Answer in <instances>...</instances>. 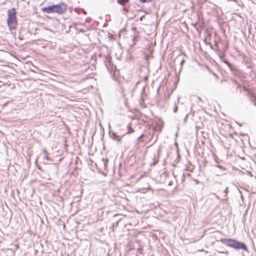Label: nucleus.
I'll use <instances>...</instances> for the list:
<instances>
[{
	"instance_id": "obj_26",
	"label": "nucleus",
	"mask_w": 256,
	"mask_h": 256,
	"mask_svg": "<svg viewBox=\"0 0 256 256\" xmlns=\"http://www.w3.org/2000/svg\"><path fill=\"white\" fill-rule=\"evenodd\" d=\"M240 85L238 84V87H240Z\"/></svg>"
},
{
	"instance_id": "obj_13",
	"label": "nucleus",
	"mask_w": 256,
	"mask_h": 256,
	"mask_svg": "<svg viewBox=\"0 0 256 256\" xmlns=\"http://www.w3.org/2000/svg\"><path fill=\"white\" fill-rule=\"evenodd\" d=\"M144 136V134L141 135L138 138V141L140 142L142 141V138Z\"/></svg>"
},
{
	"instance_id": "obj_16",
	"label": "nucleus",
	"mask_w": 256,
	"mask_h": 256,
	"mask_svg": "<svg viewBox=\"0 0 256 256\" xmlns=\"http://www.w3.org/2000/svg\"><path fill=\"white\" fill-rule=\"evenodd\" d=\"M160 150H161V148L160 146L158 148V154H160Z\"/></svg>"
},
{
	"instance_id": "obj_5",
	"label": "nucleus",
	"mask_w": 256,
	"mask_h": 256,
	"mask_svg": "<svg viewBox=\"0 0 256 256\" xmlns=\"http://www.w3.org/2000/svg\"><path fill=\"white\" fill-rule=\"evenodd\" d=\"M54 5L48 6L47 7H44L42 8V10L43 12H46L47 14L50 13H54Z\"/></svg>"
},
{
	"instance_id": "obj_28",
	"label": "nucleus",
	"mask_w": 256,
	"mask_h": 256,
	"mask_svg": "<svg viewBox=\"0 0 256 256\" xmlns=\"http://www.w3.org/2000/svg\"><path fill=\"white\" fill-rule=\"evenodd\" d=\"M148 1H150V0H148Z\"/></svg>"
},
{
	"instance_id": "obj_14",
	"label": "nucleus",
	"mask_w": 256,
	"mask_h": 256,
	"mask_svg": "<svg viewBox=\"0 0 256 256\" xmlns=\"http://www.w3.org/2000/svg\"><path fill=\"white\" fill-rule=\"evenodd\" d=\"M216 166L218 168H220V169H221L222 171H224L225 170V169L222 168V166Z\"/></svg>"
},
{
	"instance_id": "obj_9",
	"label": "nucleus",
	"mask_w": 256,
	"mask_h": 256,
	"mask_svg": "<svg viewBox=\"0 0 256 256\" xmlns=\"http://www.w3.org/2000/svg\"><path fill=\"white\" fill-rule=\"evenodd\" d=\"M103 164L104 166V168H106V164L108 163V160H107L102 159V160Z\"/></svg>"
},
{
	"instance_id": "obj_25",
	"label": "nucleus",
	"mask_w": 256,
	"mask_h": 256,
	"mask_svg": "<svg viewBox=\"0 0 256 256\" xmlns=\"http://www.w3.org/2000/svg\"><path fill=\"white\" fill-rule=\"evenodd\" d=\"M230 69H231V70H234L232 67H230Z\"/></svg>"
},
{
	"instance_id": "obj_24",
	"label": "nucleus",
	"mask_w": 256,
	"mask_h": 256,
	"mask_svg": "<svg viewBox=\"0 0 256 256\" xmlns=\"http://www.w3.org/2000/svg\"><path fill=\"white\" fill-rule=\"evenodd\" d=\"M157 162H158V161H156V162H154V164H156Z\"/></svg>"
},
{
	"instance_id": "obj_23",
	"label": "nucleus",
	"mask_w": 256,
	"mask_h": 256,
	"mask_svg": "<svg viewBox=\"0 0 256 256\" xmlns=\"http://www.w3.org/2000/svg\"><path fill=\"white\" fill-rule=\"evenodd\" d=\"M184 62V60H182V62H181V64H183V62Z\"/></svg>"
},
{
	"instance_id": "obj_21",
	"label": "nucleus",
	"mask_w": 256,
	"mask_h": 256,
	"mask_svg": "<svg viewBox=\"0 0 256 256\" xmlns=\"http://www.w3.org/2000/svg\"><path fill=\"white\" fill-rule=\"evenodd\" d=\"M222 174V173H218V174H216V175L217 176H218L220 174Z\"/></svg>"
},
{
	"instance_id": "obj_4",
	"label": "nucleus",
	"mask_w": 256,
	"mask_h": 256,
	"mask_svg": "<svg viewBox=\"0 0 256 256\" xmlns=\"http://www.w3.org/2000/svg\"><path fill=\"white\" fill-rule=\"evenodd\" d=\"M242 90H245L247 92L248 95L249 96L250 98L252 100H256V96L254 94V93L252 92L249 89H248L246 87L243 86L240 88V91L242 92Z\"/></svg>"
},
{
	"instance_id": "obj_15",
	"label": "nucleus",
	"mask_w": 256,
	"mask_h": 256,
	"mask_svg": "<svg viewBox=\"0 0 256 256\" xmlns=\"http://www.w3.org/2000/svg\"><path fill=\"white\" fill-rule=\"evenodd\" d=\"M150 56V54H146V56H145V59H146V60H148V58Z\"/></svg>"
},
{
	"instance_id": "obj_3",
	"label": "nucleus",
	"mask_w": 256,
	"mask_h": 256,
	"mask_svg": "<svg viewBox=\"0 0 256 256\" xmlns=\"http://www.w3.org/2000/svg\"><path fill=\"white\" fill-rule=\"evenodd\" d=\"M66 6L64 3H60L54 5V12L58 14H62L66 10Z\"/></svg>"
},
{
	"instance_id": "obj_17",
	"label": "nucleus",
	"mask_w": 256,
	"mask_h": 256,
	"mask_svg": "<svg viewBox=\"0 0 256 256\" xmlns=\"http://www.w3.org/2000/svg\"><path fill=\"white\" fill-rule=\"evenodd\" d=\"M224 56V54L222 53V54H220V57L221 58H223Z\"/></svg>"
},
{
	"instance_id": "obj_6",
	"label": "nucleus",
	"mask_w": 256,
	"mask_h": 256,
	"mask_svg": "<svg viewBox=\"0 0 256 256\" xmlns=\"http://www.w3.org/2000/svg\"><path fill=\"white\" fill-rule=\"evenodd\" d=\"M110 136L112 137V138L116 140H117V141H120L121 140V139H122V138L120 136H119L118 135H117L115 132H112L110 134Z\"/></svg>"
},
{
	"instance_id": "obj_1",
	"label": "nucleus",
	"mask_w": 256,
	"mask_h": 256,
	"mask_svg": "<svg viewBox=\"0 0 256 256\" xmlns=\"http://www.w3.org/2000/svg\"><path fill=\"white\" fill-rule=\"evenodd\" d=\"M216 240H220L225 246L236 250L242 249L244 250L248 251V248L244 243L238 242L234 239L221 238L220 240L216 239Z\"/></svg>"
},
{
	"instance_id": "obj_8",
	"label": "nucleus",
	"mask_w": 256,
	"mask_h": 256,
	"mask_svg": "<svg viewBox=\"0 0 256 256\" xmlns=\"http://www.w3.org/2000/svg\"><path fill=\"white\" fill-rule=\"evenodd\" d=\"M128 132H126L127 134H130L134 132V130L130 127V124H128Z\"/></svg>"
},
{
	"instance_id": "obj_19",
	"label": "nucleus",
	"mask_w": 256,
	"mask_h": 256,
	"mask_svg": "<svg viewBox=\"0 0 256 256\" xmlns=\"http://www.w3.org/2000/svg\"><path fill=\"white\" fill-rule=\"evenodd\" d=\"M227 189H228V188H226V189L224 190V192L226 193V190H227Z\"/></svg>"
},
{
	"instance_id": "obj_22",
	"label": "nucleus",
	"mask_w": 256,
	"mask_h": 256,
	"mask_svg": "<svg viewBox=\"0 0 256 256\" xmlns=\"http://www.w3.org/2000/svg\"><path fill=\"white\" fill-rule=\"evenodd\" d=\"M148 79V76H146L144 78V80H146Z\"/></svg>"
},
{
	"instance_id": "obj_11",
	"label": "nucleus",
	"mask_w": 256,
	"mask_h": 256,
	"mask_svg": "<svg viewBox=\"0 0 256 256\" xmlns=\"http://www.w3.org/2000/svg\"><path fill=\"white\" fill-rule=\"evenodd\" d=\"M178 106L176 104H175V106L174 108V109H173L174 112H176L178 110Z\"/></svg>"
},
{
	"instance_id": "obj_2",
	"label": "nucleus",
	"mask_w": 256,
	"mask_h": 256,
	"mask_svg": "<svg viewBox=\"0 0 256 256\" xmlns=\"http://www.w3.org/2000/svg\"><path fill=\"white\" fill-rule=\"evenodd\" d=\"M8 26L10 30L14 29L16 26L17 24L16 10L12 8L8 10Z\"/></svg>"
},
{
	"instance_id": "obj_18",
	"label": "nucleus",
	"mask_w": 256,
	"mask_h": 256,
	"mask_svg": "<svg viewBox=\"0 0 256 256\" xmlns=\"http://www.w3.org/2000/svg\"><path fill=\"white\" fill-rule=\"evenodd\" d=\"M141 2H148V0H140Z\"/></svg>"
},
{
	"instance_id": "obj_7",
	"label": "nucleus",
	"mask_w": 256,
	"mask_h": 256,
	"mask_svg": "<svg viewBox=\"0 0 256 256\" xmlns=\"http://www.w3.org/2000/svg\"><path fill=\"white\" fill-rule=\"evenodd\" d=\"M128 2L129 0H118V2L122 6L124 5L126 2Z\"/></svg>"
},
{
	"instance_id": "obj_12",
	"label": "nucleus",
	"mask_w": 256,
	"mask_h": 256,
	"mask_svg": "<svg viewBox=\"0 0 256 256\" xmlns=\"http://www.w3.org/2000/svg\"><path fill=\"white\" fill-rule=\"evenodd\" d=\"M219 234H220L219 232H216L212 236H213V237L216 238H217L218 235H219Z\"/></svg>"
},
{
	"instance_id": "obj_20",
	"label": "nucleus",
	"mask_w": 256,
	"mask_h": 256,
	"mask_svg": "<svg viewBox=\"0 0 256 256\" xmlns=\"http://www.w3.org/2000/svg\"><path fill=\"white\" fill-rule=\"evenodd\" d=\"M177 101H178V103L179 102V101H180V98H178Z\"/></svg>"
},
{
	"instance_id": "obj_27",
	"label": "nucleus",
	"mask_w": 256,
	"mask_h": 256,
	"mask_svg": "<svg viewBox=\"0 0 256 256\" xmlns=\"http://www.w3.org/2000/svg\"><path fill=\"white\" fill-rule=\"evenodd\" d=\"M254 105H256V102H254Z\"/></svg>"
},
{
	"instance_id": "obj_10",
	"label": "nucleus",
	"mask_w": 256,
	"mask_h": 256,
	"mask_svg": "<svg viewBox=\"0 0 256 256\" xmlns=\"http://www.w3.org/2000/svg\"><path fill=\"white\" fill-rule=\"evenodd\" d=\"M43 152L45 154V155L44 156V158H46L47 160H49V158L47 156V152L46 150H43Z\"/></svg>"
}]
</instances>
